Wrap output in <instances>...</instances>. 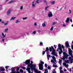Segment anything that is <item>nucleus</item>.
<instances>
[{"mask_svg": "<svg viewBox=\"0 0 73 73\" xmlns=\"http://www.w3.org/2000/svg\"><path fill=\"white\" fill-rule=\"evenodd\" d=\"M29 60H28V62H25L26 65H27V68H26V70L28 71L29 73H33V72L31 71V70H34L35 72H37V69H36V64H29Z\"/></svg>", "mask_w": 73, "mask_h": 73, "instance_id": "1", "label": "nucleus"}, {"mask_svg": "<svg viewBox=\"0 0 73 73\" xmlns=\"http://www.w3.org/2000/svg\"><path fill=\"white\" fill-rule=\"evenodd\" d=\"M49 50V48L48 47H47L45 51L47 53V57L48 60H49V57H52V60H51V62H53V63L55 64H57V61H56V57L54 56H50V55L49 54V52H48Z\"/></svg>", "mask_w": 73, "mask_h": 73, "instance_id": "2", "label": "nucleus"}, {"mask_svg": "<svg viewBox=\"0 0 73 73\" xmlns=\"http://www.w3.org/2000/svg\"><path fill=\"white\" fill-rule=\"evenodd\" d=\"M68 51H69V54L70 55H71V57H70L68 58L69 60H70V63H73V56L72 55V52H73V51L71 50V49L68 48Z\"/></svg>", "mask_w": 73, "mask_h": 73, "instance_id": "3", "label": "nucleus"}, {"mask_svg": "<svg viewBox=\"0 0 73 73\" xmlns=\"http://www.w3.org/2000/svg\"><path fill=\"white\" fill-rule=\"evenodd\" d=\"M49 50L50 52H52V50L53 52L51 53V54H52L54 55V56H58V55H57V54H56V51L54 49V48H53V46H52L51 47L49 48Z\"/></svg>", "mask_w": 73, "mask_h": 73, "instance_id": "4", "label": "nucleus"}, {"mask_svg": "<svg viewBox=\"0 0 73 73\" xmlns=\"http://www.w3.org/2000/svg\"><path fill=\"white\" fill-rule=\"evenodd\" d=\"M40 63L38 64L39 69V70H43L44 69V66L43 65L44 64V62L43 61L40 60Z\"/></svg>", "mask_w": 73, "mask_h": 73, "instance_id": "5", "label": "nucleus"}, {"mask_svg": "<svg viewBox=\"0 0 73 73\" xmlns=\"http://www.w3.org/2000/svg\"><path fill=\"white\" fill-rule=\"evenodd\" d=\"M63 56H64L62 58H61V60H63V61H64L65 60V59L66 58V59H68V57H69V55L68 54V53H65V52H63Z\"/></svg>", "mask_w": 73, "mask_h": 73, "instance_id": "6", "label": "nucleus"}, {"mask_svg": "<svg viewBox=\"0 0 73 73\" xmlns=\"http://www.w3.org/2000/svg\"><path fill=\"white\" fill-rule=\"evenodd\" d=\"M58 46H60V47H59V50H60V52H59V54H61V53L63 52V51L62 50V48H61V45L60 44H59Z\"/></svg>", "mask_w": 73, "mask_h": 73, "instance_id": "7", "label": "nucleus"}, {"mask_svg": "<svg viewBox=\"0 0 73 73\" xmlns=\"http://www.w3.org/2000/svg\"><path fill=\"white\" fill-rule=\"evenodd\" d=\"M65 45L66 48H69V47H70V46H69V42H68V41L66 42L65 43Z\"/></svg>", "mask_w": 73, "mask_h": 73, "instance_id": "8", "label": "nucleus"}, {"mask_svg": "<svg viewBox=\"0 0 73 73\" xmlns=\"http://www.w3.org/2000/svg\"><path fill=\"white\" fill-rule=\"evenodd\" d=\"M32 6L33 8H35L36 7V2L35 3V2L33 1L32 3Z\"/></svg>", "mask_w": 73, "mask_h": 73, "instance_id": "9", "label": "nucleus"}, {"mask_svg": "<svg viewBox=\"0 0 73 73\" xmlns=\"http://www.w3.org/2000/svg\"><path fill=\"white\" fill-rule=\"evenodd\" d=\"M48 15L49 17H52V16H53V15L52 12H49L48 14Z\"/></svg>", "mask_w": 73, "mask_h": 73, "instance_id": "10", "label": "nucleus"}, {"mask_svg": "<svg viewBox=\"0 0 73 73\" xmlns=\"http://www.w3.org/2000/svg\"><path fill=\"white\" fill-rule=\"evenodd\" d=\"M28 60H29V61H30L29 63V64H33V61H31V64L30 63V60H26V61L24 62V63H25V64H26L25 63V62H28ZM33 65H35V64H33Z\"/></svg>", "mask_w": 73, "mask_h": 73, "instance_id": "11", "label": "nucleus"}, {"mask_svg": "<svg viewBox=\"0 0 73 73\" xmlns=\"http://www.w3.org/2000/svg\"><path fill=\"white\" fill-rule=\"evenodd\" d=\"M11 72H10V73H16V72H15V69H11Z\"/></svg>", "mask_w": 73, "mask_h": 73, "instance_id": "12", "label": "nucleus"}, {"mask_svg": "<svg viewBox=\"0 0 73 73\" xmlns=\"http://www.w3.org/2000/svg\"><path fill=\"white\" fill-rule=\"evenodd\" d=\"M16 18V17H11V18L10 19V21H11V20H15Z\"/></svg>", "mask_w": 73, "mask_h": 73, "instance_id": "13", "label": "nucleus"}, {"mask_svg": "<svg viewBox=\"0 0 73 73\" xmlns=\"http://www.w3.org/2000/svg\"><path fill=\"white\" fill-rule=\"evenodd\" d=\"M69 19H70L69 18H68L66 21V23H68L69 21Z\"/></svg>", "mask_w": 73, "mask_h": 73, "instance_id": "14", "label": "nucleus"}, {"mask_svg": "<svg viewBox=\"0 0 73 73\" xmlns=\"http://www.w3.org/2000/svg\"><path fill=\"white\" fill-rule=\"evenodd\" d=\"M11 13V9H9L7 11V15H9Z\"/></svg>", "mask_w": 73, "mask_h": 73, "instance_id": "15", "label": "nucleus"}, {"mask_svg": "<svg viewBox=\"0 0 73 73\" xmlns=\"http://www.w3.org/2000/svg\"><path fill=\"white\" fill-rule=\"evenodd\" d=\"M69 60H65V62L66 63H70V59H69Z\"/></svg>", "mask_w": 73, "mask_h": 73, "instance_id": "16", "label": "nucleus"}, {"mask_svg": "<svg viewBox=\"0 0 73 73\" xmlns=\"http://www.w3.org/2000/svg\"><path fill=\"white\" fill-rule=\"evenodd\" d=\"M2 36L3 38H4V37H5V36H6V34H5V35H4V33H2Z\"/></svg>", "mask_w": 73, "mask_h": 73, "instance_id": "17", "label": "nucleus"}, {"mask_svg": "<svg viewBox=\"0 0 73 73\" xmlns=\"http://www.w3.org/2000/svg\"><path fill=\"white\" fill-rule=\"evenodd\" d=\"M59 64H60V65H61V62L62 61V60H60L59 59Z\"/></svg>", "mask_w": 73, "mask_h": 73, "instance_id": "18", "label": "nucleus"}, {"mask_svg": "<svg viewBox=\"0 0 73 73\" xmlns=\"http://www.w3.org/2000/svg\"><path fill=\"white\" fill-rule=\"evenodd\" d=\"M44 73H48V71L47 69H45L44 70Z\"/></svg>", "mask_w": 73, "mask_h": 73, "instance_id": "19", "label": "nucleus"}, {"mask_svg": "<svg viewBox=\"0 0 73 73\" xmlns=\"http://www.w3.org/2000/svg\"><path fill=\"white\" fill-rule=\"evenodd\" d=\"M45 26H46V24H45V23H43L42 24V27H45Z\"/></svg>", "mask_w": 73, "mask_h": 73, "instance_id": "20", "label": "nucleus"}, {"mask_svg": "<svg viewBox=\"0 0 73 73\" xmlns=\"http://www.w3.org/2000/svg\"><path fill=\"white\" fill-rule=\"evenodd\" d=\"M0 69H1V71H4L5 70V69L1 68V67H0Z\"/></svg>", "mask_w": 73, "mask_h": 73, "instance_id": "21", "label": "nucleus"}, {"mask_svg": "<svg viewBox=\"0 0 73 73\" xmlns=\"http://www.w3.org/2000/svg\"><path fill=\"white\" fill-rule=\"evenodd\" d=\"M16 23H20V21L19 20H17L15 21Z\"/></svg>", "mask_w": 73, "mask_h": 73, "instance_id": "22", "label": "nucleus"}, {"mask_svg": "<svg viewBox=\"0 0 73 73\" xmlns=\"http://www.w3.org/2000/svg\"><path fill=\"white\" fill-rule=\"evenodd\" d=\"M8 29L7 28L5 29L4 32H8Z\"/></svg>", "mask_w": 73, "mask_h": 73, "instance_id": "23", "label": "nucleus"}, {"mask_svg": "<svg viewBox=\"0 0 73 73\" xmlns=\"http://www.w3.org/2000/svg\"><path fill=\"white\" fill-rule=\"evenodd\" d=\"M53 67H54L55 68H57L58 67V66L57 65L53 64Z\"/></svg>", "mask_w": 73, "mask_h": 73, "instance_id": "24", "label": "nucleus"}, {"mask_svg": "<svg viewBox=\"0 0 73 73\" xmlns=\"http://www.w3.org/2000/svg\"><path fill=\"white\" fill-rule=\"evenodd\" d=\"M44 2L45 3L46 5H48V3L47 2V1L46 0H44Z\"/></svg>", "mask_w": 73, "mask_h": 73, "instance_id": "25", "label": "nucleus"}, {"mask_svg": "<svg viewBox=\"0 0 73 73\" xmlns=\"http://www.w3.org/2000/svg\"><path fill=\"white\" fill-rule=\"evenodd\" d=\"M51 4H55V1H53L51 2Z\"/></svg>", "mask_w": 73, "mask_h": 73, "instance_id": "26", "label": "nucleus"}, {"mask_svg": "<svg viewBox=\"0 0 73 73\" xmlns=\"http://www.w3.org/2000/svg\"><path fill=\"white\" fill-rule=\"evenodd\" d=\"M27 19H28V18L27 17H25L23 18H22V19L24 20H27Z\"/></svg>", "mask_w": 73, "mask_h": 73, "instance_id": "27", "label": "nucleus"}, {"mask_svg": "<svg viewBox=\"0 0 73 73\" xmlns=\"http://www.w3.org/2000/svg\"><path fill=\"white\" fill-rule=\"evenodd\" d=\"M23 9V6H21L20 7V10H22Z\"/></svg>", "mask_w": 73, "mask_h": 73, "instance_id": "28", "label": "nucleus"}, {"mask_svg": "<svg viewBox=\"0 0 73 73\" xmlns=\"http://www.w3.org/2000/svg\"><path fill=\"white\" fill-rule=\"evenodd\" d=\"M36 31H34L33 32V34H34V35H35L36 34Z\"/></svg>", "mask_w": 73, "mask_h": 73, "instance_id": "29", "label": "nucleus"}, {"mask_svg": "<svg viewBox=\"0 0 73 73\" xmlns=\"http://www.w3.org/2000/svg\"><path fill=\"white\" fill-rule=\"evenodd\" d=\"M40 0H37V2L38 4L39 3H40V2H41V1Z\"/></svg>", "mask_w": 73, "mask_h": 73, "instance_id": "30", "label": "nucleus"}, {"mask_svg": "<svg viewBox=\"0 0 73 73\" xmlns=\"http://www.w3.org/2000/svg\"><path fill=\"white\" fill-rule=\"evenodd\" d=\"M42 32V30H38V32L39 33H40L41 32Z\"/></svg>", "mask_w": 73, "mask_h": 73, "instance_id": "31", "label": "nucleus"}, {"mask_svg": "<svg viewBox=\"0 0 73 73\" xmlns=\"http://www.w3.org/2000/svg\"><path fill=\"white\" fill-rule=\"evenodd\" d=\"M40 46H42V45H43V43L42 42H40Z\"/></svg>", "mask_w": 73, "mask_h": 73, "instance_id": "32", "label": "nucleus"}, {"mask_svg": "<svg viewBox=\"0 0 73 73\" xmlns=\"http://www.w3.org/2000/svg\"><path fill=\"white\" fill-rule=\"evenodd\" d=\"M48 8H49V7L48 6H47V7H45V10L48 11V9H47Z\"/></svg>", "mask_w": 73, "mask_h": 73, "instance_id": "33", "label": "nucleus"}, {"mask_svg": "<svg viewBox=\"0 0 73 73\" xmlns=\"http://www.w3.org/2000/svg\"><path fill=\"white\" fill-rule=\"evenodd\" d=\"M60 73H64V71H63L60 70Z\"/></svg>", "mask_w": 73, "mask_h": 73, "instance_id": "34", "label": "nucleus"}, {"mask_svg": "<svg viewBox=\"0 0 73 73\" xmlns=\"http://www.w3.org/2000/svg\"><path fill=\"white\" fill-rule=\"evenodd\" d=\"M63 65H64V66H66V64L65 62H64L63 64Z\"/></svg>", "mask_w": 73, "mask_h": 73, "instance_id": "35", "label": "nucleus"}, {"mask_svg": "<svg viewBox=\"0 0 73 73\" xmlns=\"http://www.w3.org/2000/svg\"><path fill=\"white\" fill-rule=\"evenodd\" d=\"M68 66H69L68 64H66L65 66V67H66V68H68Z\"/></svg>", "mask_w": 73, "mask_h": 73, "instance_id": "36", "label": "nucleus"}, {"mask_svg": "<svg viewBox=\"0 0 73 73\" xmlns=\"http://www.w3.org/2000/svg\"><path fill=\"white\" fill-rule=\"evenodd\" d=\"M8 22H7L6 23H4V25H8Z\"/></svg>", "mask_w": 73, "mask_h": 73, "instance_id": "37", "label": "nucleus"}, {"mask_svg": "<svg viewBox=\"0 0 73 73\" xmlns=\"http://www.w3.org/2000/svg\"><path fill=\"white\" fill-rule=\"evenodd\" d=\"M69 14H70L72 13V11H71V10L69 9Z\"/></svg>", "mask_w": 73, "mask_h": 73, "instance_id": "38", "label": "nucleus"}, {"mask_svg": "<svg viewBox=\"0 0 73 73\" xmlns=\"http://www.w3.org/2000/svg\"><path fill=\"white\" fill-rule=\"evenodd\" d=\"M56 70H54L52 72V73H56Z\"/></svg>", "mask_w": 73, "mask_h": 73, "instance_id": "39", "label": "nucleus"}, {"mask_svg": "<svg viewBox=\"0 0 73 73\" xmlns=\"http://www.w3.org/2000/svg\"><path fill=\"white\" fill-rule=\"evenodd\" d=\"M45 51H43V52H42L43 55H44V54H45Z\"/></svg>", "mask_w": 73, "mask_h": 73, "instance_id": "40", "label": "nucleus"}, {"mask_svg": "<svg viewBox=\"0 0 73 73\" xmlns=\"http://www.w3.org/2000/svg\"><path fill=\"white\" fill-rule=\"evenodd\" d=\"M47 69H49V70H50L51 69L50 67L49 66L48 67Z\"/></svg>", "mask_w": 73, "mask_h": 73, "instance_id": "41", "label": "nucleus"}, {"mask_svg": "<svg viewBox=\"0 0 73 73\" xmlns=\"http://www.w3.org/2000/svg\"><path fill=\"white\" fill-rule=\"evenodd\" d=\"M44 66L46 68H47V64H45Z\"/></svg>", "mask_w": 73, "mask_h": 73, "instance_id": "42", "label": "nucleus"}, {"mask_svg": "<svg viewBox=\"0 0 73 73\" xmlns=\"http://www.w3.org/2000/svg\"><path fill=\"white\" fill-rule=\"evenodd\" d=\"M60 46H58V48L57 49V52H58L59 49V48H60Z\"/></svg>", "mask_w": 73, "mask_h": 73, "instance_id": "43", "label": "nucleus"}, {"mask_svg": "<svg viewBox=\"0 0 73 73\" xmlns=\"http://www.w3.org/2000/svg\"><path fill=\"white\" fill-rule=\"evenodd\" d=\"M18 70H19V67L17 68L16 71H18Z\"/></svg>", "mask_w": 73, "mask_h": 73, "instance_id": "44", "label": "nucleus"}, {"mask_svg": "<svg viewBox=\"0 0 73 73\" xmlns=\"http://www.w3.org/2000/svg\"><path fill=\"white\" fill-rule=\"evenodd\" d=\"M53 29V27H52L50 29L51 31H52Z\"/></svg>", "mask_w": 73, "mask_h": 73, "instance_id": "45", "label": "nucleus"}, {"mask_svg": "<svg viewBox=\"0 0 73 73\" xmlns=\"http://www.w3.org/2000/svg\"><path fill=\"white\" fill-rule=\"evenodd\" d=\"M62 48L63 49H64V46L63 45H62Z\"/></svg>", "mask_w": 73, "mask_h": 73, "instance_id": "46", "label": "nucleus"}, {"mask_svg": "<svg viewBox=\"0 0 73 73\" xmlns=\"http://www.w3.org/2000/svg\"><path fill=\"white\" fill-rule=\"evenodd\" d=\"M9 68V66H6L5 67V68H6V69H7V68Z\"/></svg>", "mask_w": 73, "mask_h": 73, "instance_id": "47", "label": "nucleus"}, {"mask_svg": "<svg viewBox=\"0 0 73 73\" xmlns=\"http://www.w3.org/2000/svg\"><path fill=\"white\" fill-rule=\"evenodd\" d=\"M12 2H13V1H10V2H9V3H12Z\"/></svg>", "mask_w": 73, "mask_h": 73, "instance_id": "48", "label": "nucleus"}, {"mask_svg": "<svg viewBox=\"0 0 73 73\" xmlns=\"http://www.w3.org/2000/svg\"><path fill=\"white\" fill-rule=\"evenodd\" d=\"M52 24H53V25H55V24H56V23H55V22H53L52 23Z\"/></svg>", "mask_w": 73, "mask_h": 73, "instance_id": "49", "label": "nucleus"}, {"mask_svg": "<svg viewBox=\"0 0 73 73\" xmlns=\"http://www.w3.org/2000/svg\"><path fill=\"white\" fill-rule=\"evenodd\" d=\"M34 25L35 26H36V25H37V24L35 22L34 23Z\"/></svg>", "mask_w": 73, "mask_h": 73, "instance_id": "50", "label": "nucleus"}, {"mask_svg": "<svg viewBox=\"0 0 73 73\" xmlns=\"http://www.w3.org/2000/svg\"><path fill=\"white\" fill-rule=\"evenodd\" d=\"M62 69V67H60V70Z\"/></svg>", "mask_w": 73, "mask_h": 73, "instance_id": "51", "label": "nucleus"}, {"mask_svg": "<svg viewBox=\"0 0 73 73\" xmlns=\"http://www.w3.org/2000/svg\"><path fill=\"white\" fill-rule=\"evenodd\" d=\"M72 71V68H70L69 70V71L71 72Z\"/></svg>", "mask_w": 73, "mask_h": 73, "instance_id": "52", "label": "nucleus"}, {"mask_svg": "<svg viewBox=\"0 0 73 73\" xmlns=\"http://www.w3.org/2000/svg\"><path fill=\"white\" fill-rule=\"evenodd\" d=\"M22 69H25L26 68H25L24 67H22Z\"/></svg>", "mask_w": 73, "mask_h": 73, "instance_id": "53", "label": "nucleus"}, {"mask_svg": "<svg viewBox=\"0 0 73 73\" xmlns=\"http://www.w3.org/2000/svg\"><path fill=\"white\" fill-rule=\"evenodd\" d=\"M70 21H71V23H72V19H70Z\"/></svg>", "mask_w": 73, "mask_h": 73, "instance_id": "54", "label": "nucleus"}, {"mask_svg": "<svg viewBox=\"0 0 73 73\" xmlns=\"http://www.w3.org/2000/svg\"><path fill=\"white\" fill-rule=\"evenodd\" d=\"M26 34H27V35H29V33L27 32L26 33Z\"/></svg>", "mask_w": 73, "mask_h": 73, "instance_id": "55", "label": "nucleus"}, {"mask_svg": "<svg viewBox=\"0 0 73 73\" xmlns=\"http://www.w3.org/2000/svg\"><path fill=\"white\" fill-rule=\"evenodd\" d=\"M22 71H21V70H20V72H23V70H21Z\"/></svg>", "mask_w": 73, "mask_h": 73, "instance_id": "56", "label": "nucleus"}, {"mask_svg": "<svg viewBox=\"0 0 73 73\" xmlns=\"http://www.w3.org/2000/svg\"><path fill=\"white\" fill-rule=\"evenodd\" d=\"M64 72H66V71H67V70H66V69H64Z\"/></svg>", "mask_w": 73, "mask_h": 73, "instance_id": "57", "label": "nucleus"}, {"mask_svg": "<svg viewBox=\"0 0 73 73\" xmlns=\"http://www.w3.org/2000/svg\"><path fill=\"white\" fill-rule=\"evenodd\" d=\"M63 27H65L66 26V25H63Z\"/></svg>", "mask_w": 73, "mask_h": 73, "instance_id": "58", "label": "nucleus"}, {"mask_svg": "<svg viewBox=\"0 0 73 73\" xmlns=\"http://www.w3.org/2000/svg\"><path fill=\"white\" fill-rule=\"evenodd\" d=\"M1 23H4V21H2Z\"/></svg>", "mask_w": 73, "mask_h": 73, "instance_id": "59", "label": "nucleus"}, {"mask_svg": "<svg viewBox=\"0 0 73 73\" xmlns=\"http://www.w3.org/2000/svg\"><path fill=\"white\" fill-rule=\"evenodd\" d=\"M16 73H20V72H16Z\"/></svg>", "mask_w": 73, "mask_h": 73, "instance_id": "60", "label": "nucleus"}, {"mask_svg": "<svg viewBox=\"0 0 73 73\" xmlns=\"http://www.w3.org/2000/svg\"><path fill=\"white\" fill-rule=\"evenodd\" d=\"M2 41H4V39H2Z\"/></svg>", "mask_w": 73, "mask_h": 73, "instance_id": "61", "label": "nucleus"}, {"mask_svg": "<svg viewBox=\"0 0 73 73\" xmlns=\"http://www.w3.org/2000/svg\"><path fill=\"white\" fill-rule=\"evenodd\" d=\"M1 20H2L1 19H0V22H1Z\"/></svg>", "mask_w": 73, "mask_h": 73, "instance_id": "62", "label": "nucleus"}, {"mask_svg": "<svg viewBox=\"0 0 73 73\" xmlns=\"http://www.w3.org/2000/svg\"><path fill=\"white\" fill-rule=\"evenodd\" d=\"M72 27H73V24L72 25Z\"/></svg>", "mask_w": 73, "mask_h": 73, "instance_id": "63", "label": "nucleus"}, {"mask_svg": "<svg viewBox=\"0 0 73 73\" xmlns=\"http://www.w3.org/2000/svg\"><path fill=\"white\" fill-rule=\"evenodd\" d=\"M72 44H73V40L72 42Z\"/></svg>", "mask_w": 73, "mask_h": 73, "instance_id": "64", "label": "nucleus"}]
</instances>
